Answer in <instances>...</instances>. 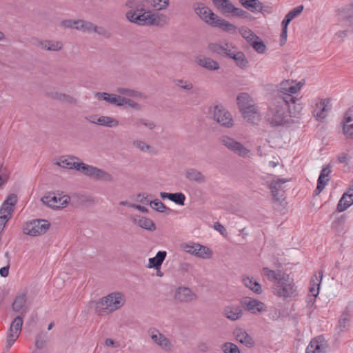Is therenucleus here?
Listing matches in <instances>:
<instances>
[{"mask_svg":"<svg viewBox=\"0 0 353 353\" xmlns=\"http://www.w3.org/2000/svg\"><path fill=\"white\" fill-rule=\"evenodd\" d=\"M169 0H126V19L139 26H162L168 23V17L158 11L166 10Z\"/></svg>","mask_w":353,"mask_h":353,"instance_id":"f257e3e1","label":"nucleus"},{"mask_svg":"<svg viewBox=\"0 0 353 353\" xmlns=\"http://www.w3.org/2000/svg\"><path fill=\"white\" fill-rule=\"evenodd\" d=\"M302 85L301 82L296 83L289 80L280 83L277 94L270 103L265 116L271 126L283 125L292 117L291 105H295L298 101L293 94L299 92Z\"/></svg>","mask_w":353,"mask_h":353,"instance_id":"f03ea898","label":"nucleus"},{"mask_svg":"<svg viewBox=\"0 0 353 353\" xmlns=\"http://www.w3.org/2000/svg\"><path fill=\"white\" fill-rule=\"evenodd\" d=\"M125 303V297L122 292H111L96 303V313L100 316L111 314L121 308Z\"/></svg>","mask_w":353,"mask_h":353,"instance_id":"7ed1b4c3","label":"nucleus"},{"mask_svg":"<svg viewBox=\"0 0 353 353\" xmlns=\"http://www.w3.org/2000/svg\"><path fill=\"white\" fill-rule=\"evenodd\" d=\"M216 8L224 16L247 18L249 13L241 8H236L230 0H212Z\"/></svg>","mask_w":353,"mask_h":353,"instance_id":"20e7f679","label":"nucleus"},{"mask_svg":"<svg viewBox=\"0 0 353 353\" xmlns=\"http://www.w3.org/2000/svg\"><path fill=\"white\" fill-rule=\"evenodd\" d=\"M219 142L228 150L242 158L250 157V150L245 148L241 143L228 135H222L219 138Z\"/></svg>","mask_w":353,"mask_h":353,"instance_id":"39448f33","label":"nucleus"},{"mask_svg":"<svg viewBox=\"0 0 353 353\" xmlns=\"http://www.w3.org/2000/svg\"><path fill=\"white\" fill-rule=\"evenodd\" d=\"M17 202V196L10 194L0 208V232H2L8 220L12 217L14 206Z\"/></svg>","mask_w":353,"mask_h":353,"instance_id":"423d86ee","label":"nucleus"},{"mask_svg":"<svg viewBox=\"0 0 353 353\" xmlns=\"http://www.w3.org/2000/svg\"><path fill=\"white\" fill-rule=\"evenodd\" d=\"M50 225L47 220L34 219L26 223L23 226V232L32 236L42 235L48 231Z\"/></svg>","mask_w":353,"mask_h":353,"instance_id":"0eeeda50","label":"nucleus"},{"mask_svg":"<svg viewBox=\"0 0 353 353\" xmlns=\"http://www.w3.org/2000/svg\"><path fill=\"white\" fill-rule=\"evenodd\" d=\"M25 311H22V316L19 315L15 317L10 324V328L7 333V350H9L12 347V345L14 343L20 335L23 323V316H25Z\"/></svg>","mask_w":353,"mask_h":353,"instance_id":"6e6552de","label":"nucleus"},{"mask_svg":"<svg viewBox=\"0 0 353 353\" xmlns=\"http://www.w3.org/2000/svg\"><path fill=\"white\" fill-rule=\"evenodd\" d=\"M212 119L221 126L230 128L233 126L231 114L221 105H216L212 108Z\"/></svg>","mask_w":353,"mask_h":353,"instance_id":"1a4fd4ad","label":"nucleus"},{"mask_svg":"<svg viewBox=\"0 0 353 353\" xmlns=\"http://www.w3.org/2000/svg\"><path fill=\"white\" fill-rule=\"evenodd\" d=\"M181 248L187 253L201 259H208L212 256V251L209 248L199 243H183Z\"/></svg>","mask_w":353,"mask_h":353,"instance_id":"9d476101","label":"nucleus"},{"mask_svg":"<svg viewBox=\"0 0 353 353\" xmlns=\"http://www.w3.org/2000/svg\"><path fill=\"white\" fill-rule=\"evenodd\" d=\"M275 290L278 296L284 299L294 297L297 295L294 283L290 281L288 274L285 278V281H280L276 283Z\"/></svg>","mask_w":353,"mask_h":353,"instance_id":"9b49d317","label":"nucleus"},{"mask_svg":"<svg viewBox=\"0 0 353 353\" xmlns=\"http://www.w3.org/2000/svg\"><path fill=\"white\" fill-rule=\"evenodd\" d=\"M148 334L152 341L165 352H170L173 349V345L170 340L167 338L164 334L161 333L159 330L156 328H150L148 330Z\"/></svg>","mask_w":353,"mask_h":353,"instance_id":"f8f14e48","label":"nucleus"},{"mask_svg":"<svg viewBox=\"0 0 353 353\" xmlns=\"http://www.w3.org/2000/svg\"><path fill=\"white\" fill-rule=\"evenodd\" d=\"M42 202L52 208H60L65 207L70 201L68 195L56 194L49 193L41 199Z\"/></svg>","mask_w":353,"mask_h":353,"instance_id":"ddd939ff","label":"nucleus"},{"mask_svg":"<svg viewBox=\"0 0 353 353\" xmlns=\"http://www.w3.org/2000/svg\"><path fill=\"white\" fill-rule=\"evenodd\" d=\"M208 48L213 53L229 58L237 50L232 43L227 41L210 43Z\"/></svg>","mask_w":353,"mask_h":353,"instance_id":"4468645a","label":"nucleus"},{"mask_svg":"<svg viewBox=\"0 0 353 353\" xmlns=\"http://www.w3.org/2000/svg\"><path fill=\"white\" fill-rule=\"evenodd\" d=\"M195 13L206 23L212 26L216 19L217 14H214L208 7L203 3H195L193 5Z\"/></svg>","mask_w":353,"mask_h":353,"instance_id":"2eb2a0df","label":"nucleus"},{"mask_svg":"<svg viewBox=\"0 0 353 353\" xmlns=\"http://www.w3.org/2000/svg\"><path fill=\"white\" fill-rule=\"evenodd\" d=\"M315 105L313 110L314 116L318 121H321L327 117V114L331 108L330 99L329 98L320 99Z\"/></svg>","mask_w":353,"mask_h":353,"instance_id":"dca6fc26","label":"nucleus"},{"mask_svg":"<svg viewBox=\"0 0 353 353\" xmlns=\"http://www.w3.org/2000/svg\"><path fill=\"white\" fill-rule=\"evenodd\" d=\"M174 299L177 302L189 303L197 299V296L189 288L179 287L175 291Z\"/></svg>","mask_w":353,"mask_h":353,"instance_id":"f3484780","label":"nucleus"},{"mask_svg":"<svg viewBox=\"0 0 353 353\" xmlns=\"http://www.w3.org/2000/svg\"><path fill=\"white\" fill-rule=\"evenodd\" d=\"M245 309L250 312L252 314H256V312H263L266 310L265 305L256 299L251 298H245L242 301Z\"/></svg>","mask_w":353,"mask_h":353,"instance_id":"a211bd4d","label":"nucleus"},{"mask_svg":"<svg viewBox=\"0 0 353 353\" xmlns=\"http://www.w3.org/2000/svg\"><path fill=\"white\" fill-rule=\"evenodd\" d=\"M132 221L140 228L148 231L152 232L156 230V225L154 221L149 218L140 215H134L132 216Z\"/></svg>","mask_w":353,"mask_h":353,"instance_id":"6ab92c4d","label":"nucleus"},{"mask_svg":"<svg viewBox=\"0 0 353 353\" xmlns=\"http://www.w3.org/2000/svg\"><path fill=\"white\" fill-rule=\"evenodd\" d=\"M95 97L99 101H105L110 104L117 106H121L122 97L115 94H110L108 92H96Z\"/></svg>","mask_w":353,"mask_h":353,"instance_id":"aec40b11","label":"nucleus"},{"mask_svg":"<svg viewBox=\"0 0 353 353\" xmlns=\"http://www.w3.org/2000/svg\"><path fill=\"white\" fill-rule=\"evenodd\" d=\"M352 110H347L343 118V134L347 138L353 139V123H351L352 121Z\"/></svg>","mask_w":353,"mask_h":353,"instance_id":"412c9836","label":"nucleus"},{"mask_svg":"<svg viewBox=\"0 0 353 353\" xmlns=\"http://www.w3.org/2000/svg\"><path fill=\"white\" fill-rule=\"evenodd\" d=\"M234 334L236 341L246 347H251L254 346V341L253 339L245 330L237 329L234 332Z\"/></svg>","mask_w":353,"mask_h":353,"instance_id":"4be33fe9","label":"nucleus"},{"mask_svg":"<svg viewBox=\"0 0 353 353\" xmlns=\"http://www.w3.org/2000/svg\"><path fill=\"white\" fill-rule=\"evenodd\" d=\"M185 177L190 181L203 183L207 181L206 176L195 168H188L185 171Z\"/></svg>","mask_w":353,"mask_h":353,"instance_id":"5701e85b","label":"nucleus"},{"mask_svg":"<svg viewBox=\"0 0 353 353\" xmlns=\"http://www.w3.org/2000/svg\"><path fill=\"white\" fill-rule=\"evenodd\" d=\"M319 276L314 275L310 280L309 292L310 294L314 295V297H317L319 294V288L321 283L323 279V271L321 270L319 272Z\"/></svg>","mask_w":353,"mask_h":353,"instance_id":"b1692460","label":"nucleus"},{"mask_svg":"<svg viewBox=\"0 0 353 353\" xmlns=\"http://www.w3.org/2000/svg\"><path fill=\"white\" fill-rule=\"evenodd\" d=\"M37 46L42 49L49 51H59L63 46L61 41L54 40L38 41Z\"/></svg>","mask_w":353,"mask_h":353,"instance_id":"393cba45","label":"nucleus"},{"mask_svg":"<svg viewBox=\"0 0 353 353\" xmlns=\"http://www.w3.org/2000/svg\"><path fill=\"white\" fill-rule=\"evenodd\" d=\"M224 315L231 321H236L242 316V309L238 305H228L224 308Z\"/></svg>","mask_w":353,"mask_h":353,"instance_id":"a878e982","label":"nucleus"},{"mask_svg":"<svg viewBox=\"0 0 353 353\" xmlns=\"http://www.w3.org/2000/svg\"><path fill=\"white\" fill-rule=\"evenodd\" d=\"M241 4L252 12L265 11L262 3L259 0H239Z\"/></svg>","mask_w":353,"mask_h":353,"instance_id":"bb28decb","label":"nucleus"},{"mask_svg":"<svg viewBox=\"0 0 353 353\" xmlns=\"http://www.w3.org/2000/svg\"><path fill=\"white\" fill-rule=\"evenodd\" d=\"M196 62L199 65L208 70H217L220 68L219 63L216 61L209 57L197 58Z\"/></svg>","mask_w":353,"mask_h":353,"instance_id":"cd10ccee","label":"nucleus"},{"mask_svg":"<svg viewBox=\"0 0 353 353\" xmlns=\"http://www.w3.org/2000/svg\"><path fill=\"white\" fill-rule=\"evenodd\" d=\"M212 27H218L223 31L232 33L236 31V27L224 19L221 18L218 15L214 21Z\"/></svg>","mask_w":353,"mask_h":353,"instance_id":"c85d7f7f","label":"nucleus"},{"mask_svg":"<svg viewBox=\"0 0 353 353\" xmlns=\"http://www.w3.org/2000/svg\"><path fill=\"white\" fill-rule=\"evenodd\" d=\"M263 273L269 281H276L277 283H279L280 281H285V278L287 277V274L281 271L275 272L268 268H263Z\"/></svg>","mask_w":353,"mask_h":353,"instance_id":"c756f323","label":"nucleus"},{"mask_svg":"<svg viewBox=\"0 0 353 353\" xmlns=\"http://www.w3.org/2000/svg\"><path fill=\"white\" fill-rule=\"evenodd\" d=\"M166 255L165 251H159L154 257L149 259L148 268L159 270Z\"/></svg>","mask_w":353,"mask_h":353,"instance_id":"7c9ffc66","label":"nucleus"},{"mask_svg":"<svg viewBox=\"0 0 353 353\" xmlns=\"http://www.w3.org/2000/svg\"><path fill=\"white\" fill-rule=\"evenodd\" d=\"M230 59H232L236 65L241 69H245L248 66V61L241 51L236 50L234 52Z\"/></svg>","mask_w":353,"mask_h":353,"instance_id":"2f4dec72","label":"nucleus"},{"mask_svg":"<svg viewBox=\"0 0 353 353\" xmlns=\"http://www.w3.org/2000/svg\"><path fill=\"white\" fill-rule=\"evenodd\" d=\"M352 204L353 195L352 196H349L347 194L343 193L337 204L336 210L338 212H342L347 210Z\"/></svg>","mask_w":353,"mask_h":353,"instance_id":"473e14b6","label":"nucleus"},{"mask_svg":"<svg viewBox=\"0 0 353 353\" xmlns=\"http://www.w3.org/2000/svg\"><path fill=\"white\" fill-rule=\"evenodd\" d=\"M325 346L318 339H313L306 348V353H325Z\"/></svg>","mask_w":353,"mask_h":353,"instance_id":"72a5a7b5","label":"nucleus"},{"mask_svg":"<svg viewBox=\"0 0 353 353\" xmlns=\"http://www.w3.org/2000/svg\"><path fill=\"white\" fill-rule=\"evenodd\" d=\"M243 284L251 290H252L254 293L261 294L262 292L261 285L253 279V278H250L249 276L245 277L243 279Z\"/></svg>","mask_w":353,"mask_h":353,"instance_id":"f704fd0d","label":"nucleus"},{"mask_svg":"<svg viewBox=\"0 0 353 353\" xmlns=\"http://www.w3.org/2000/svg\"><path fill=\"white\" fill-rule=\"evenodd\" d=\"M97 121L98 125L108 128L117 127L119 125L118 120L109 116H100Z\"/></svg>","mask_w":353,"mask_h":353,"instance_id":"c9c22d12","label":"nucleus"},{"mask_svg":"<svg viewBox=\"0 0 353 353\" xmlns=\"http://www.w3.org/2000/svg\"><path fill=\"white\" fill-rule=\"evenodd\" d=\"M76 159H78L74 157H68L67 158L61 159L60 161L57 163V165L63 168L77 170L76 165L78 164V162L75 161Z\"/></svg>","mask_w":353,"mask_h":353,"instance_id":"e433bc0d","label":"nucleus"},{"mask_svg":"<svg viewBox=\"0 0 353 353\" xmlns=\"http://www.w3.org/2000/svg\"><path fill=\"white\" fill-rule=\"evenodd\" d=\"M287 181L285 179H277L271 181L269 188L271 190L272 196L278 200L277 198L279 191L281 188V185Z\"/></svg>","mask_w":353,"mask_h":353,"instance_id":"4c0bfd02","label":"nucleus"},{"mask_svg":"<svg viewBox=\"0 0 353 353\" xmlns=\"http://www.w3.org/2000/svg\"><path fill=\"white\" fill-rule=\"evenodd\" d=\"M50 97L53 99H56L66 103H74L76 102L75 99L65 93L54 92L50 94Z\"/></svg>","mask_w":353,"mask_h":353,"instance_id":"58836bf2","label":"nucleus"},{"mask_svg":"<svg viewBox=\"0 0 353 353\" xmlns=\"http://www.w3.org/2000/svg\"><path fill=\"white\" fill-rule=\"evenodd\" d=\"M26 303V296L24 294L17 296L13 303L12 310L14 312H20Z\"/></svg>","mask_w":353,"mask_h":353,"instance_id":"ea45409f","label":"nucleus"},{"mask_svg":"<svg viewBox=\"0 0 353 353\" xmlns=\"http://www.w3.org/2000/svg\"><path fill=\"white\" fill-rule=\"evenodd\" d=\"M150 205L152 208L155 210L159 212H165L167 214H170L172 212V210L169 208L166 207L160 200L154 199V201H151L150 202Z\"/></svg>","mask_w":353,"mask_h":353,"instance_id":"a19ab883","label":"nucleus"},{"mask_svg":"<svg viewBox=\"0 0 353 353\" xmlns=\"http://www.w3.org/2000/svg\"><path fill=\"white\" fill-rule=\"evenodd\" d=\"M91 177L108 181H111L112 180V176L111 174L96 167L92 172Z\"/></svg>","mask_w":353,"mask_h":353,"instance_id":"79ce46f5","label":"nucleus"},{"mask_svg":"<svg viewBox=\"0 0 353 353\" xmlns=\"http://www.w3.org/2000/svg\"><path fill=\"white\" fill-rule=\"evenodd\" d=\"M81 19H65L61 22V26L63 28L75 29L79 30Z\"/></svg>","mask_w":353,"mask_h":353,"instance_id":"37998d69","label":"nucleus"},{"mask_svg":"<svg viewBox=\"0 0 353 353\" xmlns=\"http://www.w3.org/2000/svg\"><path fill=\"white\" fill-rule=\"evenodd\" d=\"M77 171H80L85 175L92 176V172L94 170L95 167L90 165H87L83 162H78L76 165Z\"/></svg>","mask_w":353,"mask_h":353,"instance_id":"c03bdc74","label":"nucleus"},{"mask_svg":"<svg viewBox=\"0 0 353 353\" xmlns=\"http://www.w3.org/2000/svg\"><path fill=\"white\" fill-rule=\"evenodd\" d=\"M10 178V174L6 167L3 166V163L0 162V188L5 185Z\"/></svg>","mask_w":353,"mask_h":353,"instance_id":"a18cd8bd","label":"nucleus"},{"mask_svg":"<svg viewBox=\"0 0 353 353\" xmlns=\"http://www.w3.org/2000/svg\"><path fill=\"white\" fill-rule=\"evenodd\" d=\"M173 83L176 87L186 91H189L193 88L192 83L188 80L176 79L173 81Z\"/></svg>","mask_w":353,"mask_h":353,"instance_id":"49530a36","label":"nucleus"},{"mask_svg":"<svg viewBox=\"0 0 353 353\" xmlns=\"http://www.w3.org/2000/svg\"><path fill=\"white\" fill-rule=\"evenodd\" d=\"M243 115V117L245 119H248L250 120V114H252L253 118L255 117V114H257V110L254 105L253 104H249L240 110Z\"/></svg>","mask_w":353,"mask_h":353,"instance_id":"de8ad7c7","label":"nucleus"},{"mask_svg":"<svg viewBox=\"0 0 353 353\" xmlns=\"http://www.w3.org/2000/svg\"><path fill=\"white\" fill-rule=\"evenodd\" d=\"M350 315L347 312H343L339 321V327L341 331H344L350 326Z\"/></svg>","mask_w":353,"mask_h":353,"instance_id":"09e8293b","label":"nucleus"},{"mask_svg":"<svg viewBox=\"0 0 353 353\" xmlns=\"http://www.w3.org/2000/svg\"><path fill=\"white\" fill-rule=\"evenodd\" d=\"M250 97L247 93H241L237 97V103L240 110L245 107L246 105L250 104Z\"/></svg>","mask_w":353,"mask_h":353,"instance_id":"8fccbe9b","label":"nucleus"},{"mask_svg":"<svg viewBox=\"0 0 353 353\" xmlns=\"http://www.w3.org/2000/svg\"><path fill=\"white\" fill-rule=\"evenodd\" d=\"M47 342V335L46 333L41 332L38 334L36 336L35 341V346L37 349H43L46 344Z\"/></svg>","mask_w":353,"mask_h":353,"instance_id":"3c124183","label":"nucleus"},{"mask_svg":"<svg viewBox=\"0 0 353 353\" xmlns=\"http://www.w3.org/2000/svg\"><path fill=\"white\" fill-rule=\"evenodd\" d=\"M94 28L95 25L93 23L81 19V23H80L79 26V30L85 33H91L94 32Z\"/></svg>","mask_w":353,"mask_h":353,"instance_id":"603ef678","label":"nucleus"},{"mask_svg":"<svg viewBox=\"0 0 353 353\" xmlns=\"http://www.w3.org/2000/svg\"><path fill=\"white\" fill-rule=\"evenodd\" d=\"M221 349L224 353H241L237 345L230 342L225 343Z\"/></svg>","mask_w":353,"mask_h":353,"instance_id":"864d4df0","label":"nucleus"},{"mask_svg":"<svg viewBox=\"0 0 353 353\" xmlns=\"http://www.w3.org/2000/svg\"><path fill=\"white\" fill-rule=\"evenodd\" d=\"M133 145L139 149L140 151L143 152H150L151 150V146L146 143L143 141L135 140L133 141Z\"/></svg>","mask_w":353,"mask_h":353,"instance_id":"5fc2aeb1","label":"nucleus"},{"mask_svg":"<svg viewBox=\"0 0 353 353\" xmlns=\"http://www.w3.org/2000/svg\"><path fill=\"white\" fill-rule=\"evenodd\" d=\"M185 196L182 192H176V193H172L171 200L172 201L174 202L175 203L183 205L185 203Z\"/></svg>","mask_w":353,"mask_h":353,"instance_id":"6e6d98bb","label":"nucleus"},{"mask_svg":"<svg viewBox=\"0 0 353 353\" xmlns=\"http://www.w3.org/2000/svg\"><path fill=\"white\" fill-rule=\"evenodd\" d=\"M330 180V178H327V179H324V178H321V177H319L318 178V180H317V186H316V190H314V192L316 194H320L322 190L325 188L326 184L327 183V182L329 181Z\"/></svg>","mask_w":353,"mask_h":353,"instance_id":"4d7b16f0","label":"nucleus"},{"mask_svg":"<svg viewBox=\"0 0 353 353\" xmlns=\"http://www.w3.org/2000/svg\"><path fill=\"white\" fill-rule=\"evenodd\" d=\"M252 48L259 53H263L266 50V46L262 41L255 39L251 43Z\"/></svg>","mask_w":353,"mask_h":353,"instance_id":"13d9d810","label":"nucleus"},{"mask_svg":"<svg viewBox=\"0 0 353 353\" xmlns=\"http://www.w3.org/2000/svg\"><path fill=\"white\" fill-rule=\"evenodd\" d=\"M121 103V106L128 105L130 108L137 110H139L141 109V106L139 103H137V102L134 101L132 99L125 97H122Z\"/></svg>","mask_w":353,"mask_h":353,"instance_id":"bf43d9fd","label":"nucleus"},{"mask_svg":"<svg viewBox=\"0 0 353 353\" xmlns=\"http://www.w3.org/2000/svg\"><path fill=\"white\" fill-rule=\"evenodd\" d=\"M304 6L303 5L298 6L296 8L291 10L286 15L288 17L291 19V20L294 19L296 17L299 15L303 10Z\"/></svg>","mask_w":353,"mask_h":353,"instance_id":"052dcab7","label":"nucleus"},{"mask_svg":"<svg viewBox=\"0 0 353 353\" xmlns=\"http://www.w3.org/2000/svg\"><path fill=\"white\" fill-rule=\"evenodd\" d=\"M117 91L118 93H119L121 94L126 95L128 97L138 96V92L133 90L128 89V88H117Z\"/></svg>","mask_w":353,"mask_h":353,"instance_id":"680f3d73","label":"nucleus"},{"mask_svg":"<svg viewBox=\"0 0 353 353\" xmlns=\"http://www.w3.org/2000/svg\"><path fill=\"white\" fill-rule=\"evenodd\" d=\"M242 36L249 42L252 43L255 39H259V37L254 34L250 30H245L243 32Z\"/></svg>","mask_w":353,"mask_h":353,"instance_id":"e2e57ef3","label":"nucleus"},{"mask_svg":"<svg viewBox=\"0 0 353 353\" xmlns=\"http://www.w3.org/2000/svg\"><path fill=\"white\" fill-rule=\"evenodd\" d=\"M94 32H96L99 35L103 36L105 38H110L111 32L103 27H98L95 25Z\"/></svg>","mask_w":353,"mask_h":353,"instance_id":"0e129e2a","label":"nucleus"},{"mask_svg":"<svg viewBox=\"0 0 353 353\" xmlns=\"http://www.w3.org/2000/svg\"><path fill=\"white\" fill-rule=\"evenodd\" d=\"M141 122L142 123V125L150 130H154L157 127L155 122L148 119L143 118V121Z\"/></svg>","mask_w":353,"mask_h":353,"instance_id":"69168bd1","label":"nucleus"},{"mask_svg":"<svg viewBox=\"0 0 353 353\" xmlns=\"http://www.w3.org/2000/svg\"><path fill=\"white\" fill-rule=\"evenodd\" d=\"M330 172V166L329 165L325 167H323L321 171L319 177L324 178L325 179H327L329 178V174Z\"/></svg>","mask_w":353,"mask_h":353,"instance_id":"338daca9","label":"nucleus"},{"mask_svg":"<svg viewBox=\"0 0 353 353\" xmlns=\"http://www.w3.org/2000/svg\"><path fill=\"white\" fill-rule=\"evenodd\" d=\"M280 315H281L280 311L277 309H274L273 310H272L270 312L269 316H270V319H271L272 320L276 321L280 317Z\"/></svg>","mask_w":353,"mask_h":353,"instance_id":"774afa93","label":"nucleus"}]
</instances>
